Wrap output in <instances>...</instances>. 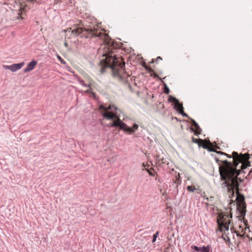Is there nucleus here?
<instances>
[{
    "instance_id": "obj_1",
    "label": "nucleus",
    "mask_w": 252,
    "mask_h": 252,
    "mask_svg": "<svg viewBox=\"0 0 252 252\" xmlns=\"http://www.w3.org/2000/svg\"><path fill=\"white\" fill-rule=\"evenodd\" d=\"M67 31H71L75 35L82 33L83 36L86 38L97 37L102 40L104 44L103 56H105V59L104 60V66L100 69L101 73H104L106 67H109L112 70L114 77L121 81L124 80L126 74H123V72H124V67L125 64L124 63H121L115 55H113L115 51L120 47L119 44L110 38L107 34L98 31L96 26L78 27L73 30L70 28L68 29Z\"/></svg>"
},
{
    "instance_id": "obj_2",
    "label": "nucleus",
    "mask_w": 252,
    "mask_h": 252,
    "mask_svg": "<svg viewBox=\"0 0 252 252\" xmlns=\"http://www.w3.org/2000/svg\"><path fill=\"white\" fill-rule=\"evenodd\" d=\"M233 161H228L227 160H220L218 158L215 157L216 162L219 165V171L220 175V179L223 182L221 184L223 188H227L228 192L234 195L235 190L239 191V186L240 183L243 180L238 177L241 170L237 169L236 167L241 163V168H246L250 166L249 161L250 156L248 154H241L239 155L236 152L232 153Z\"/></svg>"
},
{
    "instance_id": "obj_3",
    "label": "nucleus",
    "mask_w": 252,
    "mask_h": 252,
    "mask_svg": "<svg viewBox=\"0 0 252 252\" xmlns=\"http://www.w3.org/2000/svg\"><path fill=\"white\" fill-rule=\"evenodd\" d=\"M217 222L219 229L220 231L222 232L223 228L226 230H228L229 229L230 222L226 221L225 218H224L223 216L220 217V219H218Z\"/></svg>"
},
{
    "instance_id": "obj_4",
    "label": "nucleus",
    "mask_w": 252,
    "mask_h": 252,
    "mask_svg": "<svg viewBox=\"0 0 252 252\" xmlns=\"http://www.w3.org/2000/svg\"><path fill=\"white\" fill-rule=\"evenodd\" d=\"M107 126L109 127H118L120 129H124V126H126V124L124 123L120 118H118L117 120H114L112 123L107 125Z\"/></svg>"
},
{
    "instance_id": "obj_5",
    "label": "nucleus",
    "mask_w": 252,
    "mask_h": 252,
    "mask_svg": "<svg viewBox=\"0 0 252 252\" xmlns=\"http://www.w3.org/2000/svg\"><path fill=\"white\" fill-rule=\"evenodd\" d=\"M191 122V124L195 128V130L193 128H191V130L194 132V134L196 135L200 134L202 131V129L199 127L198 124L194 120L190 118Z\"/></svg>"
},
{
    "instance_id": "obj_6",
    "label": "nucleus",
    "mask_w": 252,
    "mask_h": 252,
    "mask_svg": "<svg viewBox=\"0 0 252 252\" xmlns=\"http://www.w3.org/2000/svg\"><path fill=\"white\" fill-rule=\"evenodd\" d=\"M37 63V61L33 60L32 62L28 64L26 67L24 69V72L26 73L32 70Z\"/></svg>"
},
{
    "instance_id": "obj_7",
    "label": "nucleus",
    "mask_w": 252,
    "mask_h": 252,
    "mask_svg": "<svg viewBox=\"0 0 252 252\" xmlns=\"http://www.w3.org/2000/svg\"><path fill=\"white\" fill-rule=\"evenodd\" d=\"M191 248L194 249L196 252H210V247L208 245L207 246H203L202 247H198L196 246H191Z\"/></svg>"
},
{
    "instance_id": "obj_8",
    "label": "nucleus",
    "mask_w": 252,
    "mask_h": 252,
    "mask_svg": "<svg viewBox=\"0 0 252 252\" xmlns=\"http://www.w3.org/2000/svg\"><path fill=\"white\" fill-rule=\"evenodd\" d=\"M102 116L104 118H106L108 120H114L116 119V120L119 118L117 115L113 112H105Z\"/></svg>"
},
{
    "instance_id": "obj_9",
    "label": "nucleus",
    "mask_w": 252,
    "mask_h": 252,
    "mask_svg": "<svg viewBox=\"0 0 252 252\" xmlns=\"http://www.w3.org/2000/svg\"><path fill=\"white\" fill-rule=\"evenodd\" d=\"M138 128V126L137 124H134L132 127H129L126 124V126H124V129H122L125 132H128V133L131 134L135 132V131Z\"/></svg>"
},
{
    "instance_id": "obj_10",
    "label": "nucleus",
    "mask_w": 252,
    "mask_h": 252,
    "mask_svg": "<svg viewBox=\"0 0 252 252\" xmlns=\"http://www.w3.org/2000/svg\"><path fill=\"white\" fill-rule=\"evenodd\" d=\"M24 65V63L22 62L19 63H14L10 65V70L12 72H16L18 70L21 69Z\"/></svg>"
},
{
    "instance_id": "obj_11",
    "label": "nucleus",
    "mask_w": 252,
    "mask_h": 252,
    "mask_svg": "<svg viewBox=\"0 0 252 252\" xmlns=\"http://www.w3.org/2000/svg\"><path fill=\"white\" fill-rule=\"evenodd\" d=\"M168 101L170 102H173L175 103V108L178 107L181 104L180 103L179 101L175 97L172 96V95H170L168 98Z\"/></svg>"
},
{
    "instance_id": "obj_12",
    "label": "nucleus",
    "mask_w": 252,
    "mask_h": 252,
    "mask_svg": "<svg viewBox=\"0 0 252 252\" xmlns=\"http://www.w3.org/2000/svg\"><path fill=\"white\" fill-rule=\"evenodd\" d=\"M173 183L176 184V188L177 189L178 188V185H180L181 184L182 181L181 180L179 173L175 176V179L173 180Z\"/></svg>"
},
{
    "instance_id": "obj_13",
    "label": "nucleus",
    "mask_w": 252,
    "mask_h": 252,
    "mask_svg": "<svg viewBox=\"0 0 252 252\" xmlns=\"http://www.w3.org/2000/svg\"><path fill=\"white\" fill-rule=\"evenodd\" d=\"M175 109L183 116L188 117V115L184 112V108L182 104Z\"/></svg>"
},
{
    "instance_id": "obj_14",
    "label": "nucleus",
    "mask_w": 252,
    "mask_h": 252,
    "mask_svg": "<svg viewBox=\"0 0 252 252\" xmlns=\"http://www.w3.org/2000/svg\"><path fill=\"white\" fill-rule=\"evenodd\" d=\"M113 108L114 109H117V108L114 106H111V105H109L108 106V107H104L103 105H100V106H99V108L100 109H102L104 111H107V110H111L112 109V108Z\"/></svg>"
},
{
    "instance_id": "obj_15",
    "label": "nucleus",
    "mask_w": 252,
    "mask_h": 252,
    "mask_svg": "<svg viewBox=\"0 0 252 252\" xmlns=\"http://www.w3.org/2000/svg\"><path fill=\"white\" fill-rule=\"evenodd\" d=\"M157 162L159 165H160L161 163H164L166 162V159L164 158H160L159 156L157 157L156 158Z\"/></svg>"
},
{
    "instance_id": "obj_16",
    "label": "nucleus",
    "mask_w": 252,
    "mask_h": 252,
    "mask_svg": "<svg viewBox=\"0 0 252 252\" xmlns=\"http://www.w3.org/2000/svg\"><path fill=\"white\" fill-rule=\"evenodd\" d=\"M192 141L193 143L197 144L199 147H201V142L202 141V140L200 139H196L193 137H192Z\"/></svg>"
},
{
    "instance_id": "obj_17",
    "label": "nucleus",
    "mask_w": 252,
    "mask_h": 252,
    "mask_svg": "<svg viewBox=\"0 0 252 252\" xmlns=\"http://www.w3.org/2000/svg\"><path fill=\"white\" fill-rule=\"evenodd\" d=\"M216 153L218 154H220V155H224V156H225L226 157H227L228 158H233V157H232V155H228L226 153H223L221 151H216Z\"/></svg>"
},
{
    "instance_id": "obj_18",
    "label": "nucleus",
    "mask_w": 252,
    "mask_h": 252,
    "mask_svg": "<svg viewBox=\"0 0 252 252\" xmlns=\"http://www.w3.org/2000/svg\"><path fill=\"white\" fill-rule=\"evenodd\" d=\"M187 189L188 191L192 192H194L195 190H196L195 187L192 186H188Z\"/></svg>"
},
{
    "instance_id": "obj_19",
    "label": "nucleus",
    "mask_w": 252,
    "mask_h": 252,
    "mask_svg": "<svg viewBox=\"0 0 252 252\" xmlns=\"http://www.w3.org/2000/svg\"><path fill=\"white\" fill-rule=\"evenodd\" d=\"M170 92V90L165 83L164 84V93L166 94H168Z\"/></svg>"
},
{
    "instance_id": "obj_20",
    "label": "nucleus",
    "mask_w": 252,
    "mask_h": 252,
    "mask_svg": "<svg viewBox=\"0 0 252 252\" xmlns=\"http://www.w3.org/2000/svg\"><path fill=\"white\" fill-rule=\"evenodd\" d=\"M78 81H79V83L80 84H81L82 86H83L84 87H91V85L90 84L87 85L86 84H85L84 83V81L83 80H82V79H79Z\"/></svg>"
},
{
    "instance_id": "obj_21",
    "label": "nucleus",
    "mask_w": 252,
    "mask_h": 252,
    "mask_svg": "<svg viewBox=\"0 0 252 252\" xmlns=\"http://www.w3.org/2000/svg\"><path fill=\"white\" fill-rule=\"evenodd\" d=\"M159 234V232L157 231L154 235L153 238L152 242L154 243L156 241L157 238L158 237Z\"/></svg>"
},
{
    "instance_id": "obj_22",
    "label": "nucleus",
    "mask_w": 252,
    "mask_h": 252,
    "mask_svg": "<svg viewBox=\"0 0 252 252\" xmlns=\"http://www.w3.org/2000/svg\"><path fill=\"white\" fill-rule=\"evenodd\" d=\"M162 60V58L158 56L157 58V59L155 60V61L154 59H153L152 60V61L150 62V63H154V62H156L157 63H158L159 60Z\"/></svg>"
},
{
    "instance_id": "obj_23",
    "label": "nucleus",
    "mask_w": 252,
    "mask_h": 252,
    "mask_svg": "<svg viewBox=\"0 0 252 252\" xmlns=\"http://www.w3.org/2000/svg\"><path fill=\"white\" fill-rule=\"evenodd\" d=\"M234 233H235L236 234V235L238 237H244V234H240L239 233H238L237 231H234Z\"/></svg>"
},
{
    "instance_id": "obj_24",
    "label": "nucleus",
    "mask_w": 252,
    "mask_h": 252,
    "mask_svg": "<svg viewBox=\"0 0 252 252\" xmlns=\"http://www.w3.org/2000/svg\"><path fill=\"white\" fill-rule=\"evenodd\" d=\"M207 150H208L210 152H216V150H214L213 148H212L209 146H208V148H207Z\"/></svg>"
},
{
    "instance_id": "obj_25",
    "label": "nucleus",
    "mask_w": 252,
    "mask_h": 252,
    "mask_svg": "<svg viewBox=\"0 0 252 252\" xmlns=\"http://www.w3.org/2000/svg\"><path fill=\"white\" fill-rule=\"evenodd\" d=\"M201 147H202L204 149H207V148H208V146L207 144H201Z\"/></svg>"
},
{
    "instance_id": "obj_26",
    "label": "nucleus",
    "mask_w": 252,
    "mask_h": 252,
    "mask_svg": "<svg viewBox=\"0 0 252 252\" xmlns=\"http://www.w3.org/2000/svg\"><path fill=\"white\" fill-rule=\"evenodd\" d=\"M3 67L5 69L10 70V65H3Z\"/></svg>"
},
{
    "instance_id": "obj_27",
    "label": "nucleus",
    "mask_w": 252,
    "mask_h": 252,
    "mask_svg": "<svg viewBox=\"0 0 252 252\" xmlns=\"http://www.w3.org/2000/svg\"><path fill=\"white\" fill-rule=\"evenodd\" d=\"M58 58L61 61V63H65V62L62 59L60 56H58Z\"/></svg>"
},
{
    "instance_id": "obj_28",
    "label": "nucleus",
    "mask_w": 252,
    "mask_h": 252,
    "mask_svg": "<svg viewBox=\"0 0 252 252\" xmlns=\"http://www.w3.org/2000/svg\"><path fill=\"white\" fill-rule=\"evenodd\" d=\"M86 92L87 93H92L93 95L95 94L94 93L91 92L90 89L86 90Z\"/></svg>"
},
{
    "instance_id": "obj_29",
    "label": "nucleus",
    "mask_w": 252,
    "mask_h": 252,
    "mask_svg": "<svg viewBox=\"0 0 252 252\" xmlns=\"http://www.w3.org/2000/svg\"><path fill=\"white\" fill-rule=\"evenodd\" d=\"M202 196L204 198H205L207 201H208V198L206 197L205 192H203V195H202Z\"/></svg>"
},
{
    "instance_id": "obj_30",
    "label": "nucleus",
    "mask_w": 252,
    "mask_h": 252,
    "mask_svg": "<svg viewBox=\"0 0 252 252\" xmlns=\"http://www.w3.org/2000/svg\"><path fill=\"white\" fill-rule=\"evenodd\" d=\"M224 240L225 241H230V238L229 237H227V239H225L224 238Z\"/></svg>"
},
{
    "instance_id": "obj_31",
    "label": "nucleus",
    "mask_w": 252,
    "mask_h": 252,
    "mask_svg": "<svg viewBox=\"0 0 252 252\" xmlns=\"http://www.w3.org/2000/svg\"><path fill=\"white\" fill-rule=\"evenodd\" d=\"M149 174L151 176H154V174H153L151 171L149 170L148 171Z\"/></svg>"
},
{
    "instance_id": "obj_32",
    "label": "nucleus",
    "mask_w": 252,
    "mask_h": 252,
    "mask_svg": "<svg viewBox=\"0 0 252 252\" xmlns=\"http://www.w3.org/2000/svg\"><path fill=\"white\" fill-rule=\"evenodd\" d=\"M64 45L65 47H67V42H65L64 43Z\"/></svg>"
},
{
    "instance_id": "obj_33",
    "label": "nucleus",
    "mask_w": 252,
    "mask_h": 252,
    "mask_svg": "<svg viewBox=\"0 0 252 252\" xmlns=\"http://www.w3.org/2000/svg\"><path fill=\"white\" fill-rule=\"evenodd\" d=\"M242 215H245V212H243L241 213Z\"/></svg>"
},
{
    "instance_id": "obj_34",
    "label": "nucleus",
    "mask_w": 252,
    "mask_h": 252,
    "mask_svg": "<svg viewBox=\"0 0 252 252\" xmlns=\"http://www.w3.org/2000/svg\"><path fill=\"white\" fill-rule=\"evenodd\" d=\"M29 0L31 1L32 2H33V1H36V0Z\"/></svg>"
},
{
    "instance_id": "obj_35",
    "label": "nucleus",
    "mask_w": 252,
    "mask_h": 252,
    "mask_svg": "<svg viewBox=\"0 0 252 252\" xmlns=\"http://www.w3.org/2000/svg\"><path fill=\"white\" fill-rule=\"evenodd\" d=\"M155 77H158V75L157 74H155Z\"/></svg>"
},
{
    "instance_id": "obj_36",
    "label": "nucleus",
    "mask_w": 252,
    "mask_h": 252,
    "mask_svg": "<svg viewBox=\"0 0 252 252\" xmlns=\"http://www.w3.org/2000/svg\"><path fill=\"white\" fill-rule=\"evenodd\" d=\"M216 147L217 149H220V148H219L218 146H216Z\"/></svg>"
},
{
    "instance_id": "obj_37",
    "label": "nucleus",
    "mask_w": 252,
    "mask_h": 252,
    "mask_svg": "<svg viewBox=\"0 0 252 252\" xmlns=\"http://www.w3.org/2000/svg\"><path fill=\"white\" fill-rule=\"evenodd\" d=\"M152 71H153V70L152 69H151V70H149V72H151Z\"/></svg>"
},
{
    "instance_id": "obj_38",
    "label": "nucleus",
    "mask_w": 252,
    "mask_h": 252,
    "mask_svg": "<svg viewBox=\"0 0 252 252\" xmlns=\"http://www.w3.org/2000/svg\"><path fill=\"white\" fill-rule=\"evenodd\" d=\"M251 240L252 241V237L251 238Z\"/></svg>"
}]
</instances>
